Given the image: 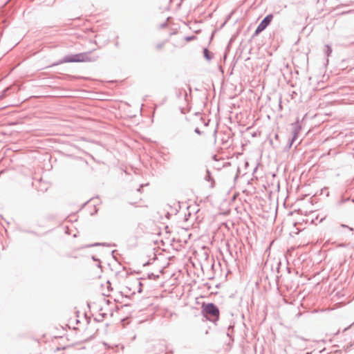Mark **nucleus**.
<instances>
[{
  "label": "nucleus",
  "instance_id": "f257e3e1",
  "mask_svg": "<svg viewBox=\"0 0 354 354\" xmlns=\"http://www.w3.org/2000/svg\"><path fill=\"white\" fill-rule=\"evenodd\" d=\"M92 52L93 50H91L84 53L65 55L58 62L53 63L50 67L64 63L95 62L98 59L99 56L91 55Z\"/></svg>",
  "mask_w": 354,
  "mask_h": 354
},
{
  "label": "nucleus",
  "instance_id": "4be33fe9",
  "mask_svg": "<svg viewBox=\"0 0 354 354\" xmlns=\"http://www.w3.org/2000/svg\"><path fill=\"white\" fill-rule=\"evenodd\" d=\"M280 265H281V261H279L278 262V267L277 268V272H279V266H280Z\"/></svg>",
  "mask_w": 354,
  "mask_h": 354
},
{
  "label": "nucleus",
  "instance_id": "c85d7f7f",
  "mask_svg": "<svg viewBox=\"0 0 354 354\" xmlns=\"http://www.w3.org/2000/svg\"><path fill=\"white\" fill-rule=\"evenodd\" d=\"M230 328L233 329V326H229V327H228V330H230Z\"/></svg>",
  "mask_w": 354,
  "mask_h": 354
},
{
  "label": "nucleus",
  "instance_id": "dca6fc26",
  "mask_svg": "<svg viewBox=\"0 0 354 354\" xmlns=\"http://www.w3.org/2000/svg\"><path fill=\"white\" fill-rule=\"evenodd\" d=\"M194 132L196 133H197L198 135H201L202 134V131L198 127L195 128Z\"/></svg>",
  "mask_w": 354,
  "mask_h": 354
},
{
  "label": "nucleus",
  "instance_id": "cd10ccee",
  "mask_svg": "<svg viewBox=\"0 0 354 354\" xmlns=\"http://www.w3.org/2000/svg\"><path fill=\"white\" fill-rule=\"evenodd\" d=\"M173 352L172 351H169V352H167L165 354H172Z\"/></svg>",
  "mask_w": 354,
  "mask_h": 354
},
{
  "label": "nucleus",
  "instance_id": "2eb2a0df",
  "mask_svg": "<svg viewBox=\"0 0 354 354\" xmlns=\"http://www.w3.org/2000/svg\"><path fill=\"white\" fill-rule=\"evenodd\" d=\"M164 46V42H162V43H159V44H157L156 46V48L158 49V50H160Z\"/></svg>",
  "mask_w": 354,
  "mask_h": 354
},
{
  "label": "nucleus",
  "instance_id": "20e7f679",
  "mask_svg": "<svg viewBox=\"0 0 354 354\" xmlns=\"http://www.w3.org/2000/svg\"><path fill=\"white\" fill-rule=\"evenodd\" d=\"M292 125L293 127L292 131V142H295L297 139V138L300 133V131L302 129L300 119L299 117H297L296 118L295 122L294 123H292Z\"/></svg>",
  "mask_w": 354,
  "mask_h": 354
},
{
  "label": "nucleus",
  "instance_id": "2f4dec72",
  "mask_svg": "<svg viewBox=\"0 0 354 354\" xmlns=\"http://www.w3.org/2000/svg\"><path fill=\"white\" fill-rule=\"evenodd\" d=\"M275 138H278V135H277V134H276V135H275Z\"/></svg>",
  "mask_w": 354,
  "mask_h": 354
},
{
  "label": "nucleus",
  "instance_id": "f8f14e48",
  "mask_svg": "<svg viewBox=\"0 0 354 354\" xmlns=\"http://www.w3.org/2000/svg\"><path fill=\"white\" fill-rule=\"evenodd\" d=\"M349 200H350L349 197H348V198L342 197L337 203H338V205H342V204L345 203L346 202L348 201Z\"/></svg>",
  "mask_w": 354,
  "mask_h": 354
},
{
  "label": "nucleus",
  "instance_id": "423d86ee",
  "mask_svg": "<svg viewBox=\"0 0 354 354\" xmlns=\"http://www.w3.org/2000/svg\"><path fill=\"white\" fill-rule=\"evenodd\" d=\"M204 179L206 180V181H209L211 182V185L210 187L212 188L214 187V180L213 179V178L212 177V175H211V172L209 171V169H207L206 171V174L205 176V178Z\"/></svg>",
  "mask_w": 354,
  "mask_h": 354
},
{
  "label": "nucleus",
  "instance_id": "39448f33",
  "mask_svg": "<svg viewBox=\"0 0 354 354\" xmlns=\"http://www.w3.org/2000/svg\"><path fill=\"white\" fill-rule=\"evenodd\" d=\"M48 188H49V184L46 182H42L41 179H40L39 185L37 187L38 191L44 193L45 192H46L48 190Z\"/></svg>",
  "mask_w": 354,
  "mask_h": 354
},
{
  "label": "nucleus",
  "instance_id": "0eeeda50",
  "mask_svg": "<svg viewBox=\"0 0 354 354\" xmlns=\"http://www.w3.org/2000/svg\"><path fill=\"white\" fill-rule=\"evenodd\" d=\"M203 56L207 61H211L213 58V53L210 52L208 48H203Z\"/></svg>",
  "mask_w": 354,
  "mask_h": 354
},
{
  "label": "nucleus",
  "instance_id": "412c9836",
  "mask_svg": "<svg viewBox=\"0 0 354 354\" xmlns=\"http://www.w3.org/2000/svg\"><path fill=\"white\" fill-rule=\"evenodd\" d=\"M354 325V322L351 324L348 327H346L344 328V331L347 330L349 328L352 327Z\"/></svg>",
  "mask_w": 354,
  "mask_h": 354
},
{
  "label": "nucleus",
  "instance_id": "b1692460",
  "mask_svg": "<svg viewBox=\"0 0 354 354\" xmlns=\"http://www.w3.org/2000/svg\"><path fill=\"white\" fill-rule=\"evenodd\" d=\"M342 227H348V226H347V225H344V224H342ZM348 229H349L350 230H353V228H351V227H348Z\"/></svg>",
  "mask_w": 354,
  "mask_h": 354
},
{
  "label": "nucleus",
  "instance_id": "7c9ffc66",
  "mask_svg": "<svg viewBox=\"0 0 354 354\" xmlns=\"http://www.w3.org/2000/svg\"><path fill=\"white\" fill-rule=\"evenodd\" d=\"M205 126H207V125H208V122H205Z\"/></svg>",
  "mask_w": 354,
  "mask_h": 354
},
{
  "label": "nucleus",
  "instance_id": "6e6552de",
  "mask_svg": "<svg viewBox=\"0 0 354 354\" xmlns=\"http://www.w3.org/2000/svg\"><path fill=\"white\" fill-rule=\"evenodd\" d=\"M324 51L325 55L327 57H329L331 55L332 52H333L332 47L330 45H328V44H326L324 46Z\"/></svg>",
  "mask_w": 354,
  "mask_h": 354
},
{
  "label": "nucleus",
  "instance_id": "a878e982",
  "mask_svg": "<svg viewBox=\"0 0 354 354\" xmlns=\"http://www.w3.org/2000/svg\"><path fill=\"white\" fill-rule=\"evenodd\" d=\"M166 26H167V24H166V23H164V24H161V26H162V27H165Z\"/></svg>",
  "mask_w": 354,
  "mask_h": 354
},
{
  "label": "nucleus",
  "instance_id": "9d476101",
  "mask_svg": "<svg viewBox=\"0 0 354 354\" xmlns=\"http://www.w3.org/2000/svg\"><path fill=\"white\" fill-rule=\"evenodd\" d=\"M99 245L110 246L111 245L110 244H106V243H93V244L86 245L84 248H91V247H95V246H99Z\"/></svg>",
  "mask_w": 354,
  "mask_h": 354
},
{
  "label": "nucleus",
  "instance_id": "473e14b6",
  "mask_svg": "<svg viewBox=\"0 0 354 354\" xmlns=\"http://www.w3.org/2000/svg\"><path fill=\"white\" fill-rule=\"evenodd\" d=\"M352 202L354 203V198L352 200Z\"/></svg>",
  "mask_w": 354,
  "mask_h": 354
},
{
  "label": "nucleus",
  "instance_id": "393cba45",
  "mask_svg": "<svg viewBox=\"0 0 354 354\" xmlns=\"http://www.w3.org/2000/svg\"><path fill=\"white\" fill-rule=\"evenodd\" d=\"M119 46H120L119 42H118V41H115V46L116 48H118V47H119Z\"/></svg>",
  "mask_w": 354,
  "mask_h": 354
},
{
  "label": "nucleus",
  "instance_id": "f3484780",
  "mask_svg": "<svg viewBox=\"0 0 354 354\" xmlns=\"http://www.w3.org/2000/svg\"><path fill=\"white\" fill-rule=\"evenodd\" d=\"M158 277H159L158 275L155 276L153 274V273L148 274V278L149 279H151L152 277L158 278Z\"/></svg>",
  "mask_w": 354,
  "mask_h": 354
},
{
  "label": "nucleus",
  "instance_id": "1a4fd4ad",
  "mask_svg": "<svg viewBox=\"0 0 354 354\" xmlns=\"http://www.w3.org/2000/svg\"><path fill=\"white\" fill-rule=\"evenodd\" d=\"M183 95H184L185 98L186 99L187 97V93L186 91L183 88H180L178 90V93H176L177 97L180 98Z\"/></svg>",
  "mask_w": 354,
  "mask_h": 354
},
{
  "label": "nucleus",
  "instance_id": "5701e85b",
  "mask_svg": "<svg viewBox=\"0 0 354 354\" xmlns=\"http://www.w3.org/2000/svg\"><path fill=\"white\" fill-rule=\"evenodd\" d=\"M144 185H140V187L137 189L138 192H141V189L143 187Z\"/></svg>",
  "mask_w": 354,
  "mask_h": 354
},
{
  "label": "nucleus",
  "instance_id": "6ab92c4d",
  "mask_svg": "<svg viewBox=\"0 0 354 354\" xmlns=\"http://www.w3.org/2000/svg\"><path fill=\"white\" fill-rule=\"evenodd\" d=\"M227 335L230 337V339L233 342L234 339L232 338V336L230 332L227 333Z\"/></svg>",
  "mask_w": 354,
  "mask_h": 354
},
{
  "label": "nucleus",
  "instance_id": "a211bd4d",
  "mask_svg": "<svg viewBox=\"0 0 354 354\" xmlns=\"http://www.w3.org/2000/svg\"><path fill=\"white\" fill-rule=\"evenodd\" d=\"M138 285H139L138 292H142V283L140 281H139L138 282Z\"/></svg>",
  "mask_w": 354,
  "mask_h": 354
},
{
  "label": "nucleus",
  "instance_id": "4468645a",
  "mask_svg": "<svg viewBox=\"0 0 354 354\" xmlns=\"http://www.w3.org/2000/svg\"><path fill=\"white\" fill-rule=\"evenodd\" d=\"M7 91H8V88L4 89L2 91L1 94L0 95V100L3 99L6 95Z\"/></svg>",
  "mask_w": 354,
  "mask_h": 354
},
{
  "label": "nucleus",
  "instance_id": "c756f323",
  "mask_svg": "<svg viewBox=\"0 0 354 354\" xmlns=\"http://www.w3.org/2000/svg\"><path fill=\"white\" fill-rule=\"evenodd\" d=\"M257 170V167H256L254 169V172H255Z\"/></svg>",
  "mask_w": 354,
  "mask_h": 354
},
{
  "label": "nucleus",
  "instance_id": "aec40b11",
  "mask_svg": "<svg viewBox=\"0 0 354 354\" xmlns=\"http://www.w3.org/2000/svg\"><path fill=\"white\" fill-rule=\"evenodd\" d=\"M194 38V36L187 37L186 38V40H187V41H191V40H192Z\"/></svg>",
  "mask_w": 354,
  "mask_h": 354
},
{
  "label": "nucleus",
  "instance_id": "bb28decb",
  "mask_svg": "<svg viewBox=\"0 0 354 354\" xmlns=\"http://www.w3.org/2000/svg\"><path fill=\"white\" fill-rule=\"evenodd\" d=\"M149 262L148 261V262H147V263H144V264H143V266H146L147 265H149Z\"/></svg>",
  "mask_w": 354,
  "mask_h": 354
},
{
  "label": "nucleus",
  "instance_id": "9b49d317",
  "mask_svg": "<svg viewBox=\"0 0 354 354\" xmlns=\"http://www.w3.org/2000/svg\"><path fill=\"white\" fill-rule=\"evenodd\" d=\"M293 143H294V142H292V138H291L290 139H289L286 146L284 148V150L286 151H289L290 149V148L292 147Z\"/></svg>",
  "mask_w": 354,
  "mask_h": 354
},
{
  "label": "nucleus",
  "instance_id": "7ed1b4c3",
  "mask_svg": "<svg viewBox=\"0 0 354 354\" xmlns=\"http://www.w3.org/2000/svg\"><path fill=\"white\" fill-rule=\"evenodd\" d=\"M273 15L269 14L266 15L259 23L258 26L257 27L256 30H254V32L253 33L252 37L254 38L258 35H259L261 32H263L264 30L266 29V28L270 24L272 19H273Z\"/></svg>",
  "mask_w": 354,
  "mask_h": 354
},
{
  "label": "nucleus",
  "instance_id": "ddd939ff",
  "mask_svg": "<svg viewBox=\"0 0 354 354\" xmlns=\"http://www.w3.org/2000/svg\"><path fill=\"white\" fill-rule=\"evenodd\" d=\"M91 259L94 261H97L98 262L97 267L101 268V261L98 258H97L95 256H92Z\"/></svg>",
  "mask_w": 354,
  "mask_h": 354
},
{
  "label": "nucleus",
  "instance_id": "f03ea898",
  "mask_svg": "<svg viewBox=\"0 0 354 354\" xmlns=\"http://www.w3.org/2000/svg\"><path fill=\"white\" fill-rule=\"evenodd\" d=\"M201 313L206 319L213 322L214 324H216L219 319V308L212 302H203L201 304Z\"/></svg>",
  "mask_w": 354,
  "mask_h": 354
}]
</instances>
